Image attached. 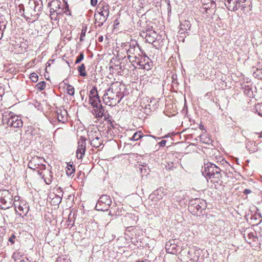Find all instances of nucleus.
<instances>
[{
    "label": "nucleus",
    "instance_id": "obj_57",
    "mask_svg": "<svg viewBox=\"0 0 262 262\" xmlns=\"http://www.w3.org/2000/svg\"><path fill=\"white\" fill-rule=\"evenodd\" d=\"M72 225H73V224H71V221H69V223L68 224H67V225L68 226H69Z\"/></svg>",
    "mask_w": 262,
    "mask_h": 262
},
{
    "label": "nucleus",
    "instance_id": "obj_55",
    "mask_svg": "<svg viewBox=\"0 0 262 262\" xmlns=\"http://www.w3.org/2000/svg\"><path fill=\"white\" fill-rule=\"evenodd\" d=\"M246 0H236V1H238L239 3H244Z\"/></svg>",
    "mask_w": 262,
    "mask_h": 262
},
{
    "label": "nucleus",
    "instance_id": "obj_19",
    "mask_svg": "<svg viewBox=\"0 0 262 262\" xmlns=\"http://www.w3.org/2000/svg\"><path fill=\"white\" fill-rule=\"evenodd\" d=\"M21 204H19L18 206V209L20 212L19 213V215L20 216H24V215H26L29 211V206L28 205L21 202Z\"/></svg>",
    "mask_w": 262,
    "mask_h": 262
},
{
    "label": "nucleus",
    "instance_id": "obj_30",
    "mask_svg": "<svg viewBox=\"0 0 262 262\" xmlns=\"http://www.w3.org/2000/svg\"><path fill=\"white\" fill-rule=\"evenodd\" d=\"M87 30V27L85 25H82V28L80 34V40L82 41L83 40V37L85 36L86 31Z\"/></svg>",
    "mask_w": 262,
    "mask_h": 262
},
{
    "label": "nucleus",
    "instance_id": "obj_54",
    "mask_svg": "<svg viewBox=\"0 0 262 262\" xmlns=\"http://www.w3.org/2000/svg\"><path fill=\"white\" fill-rule=\"evenodd\" d=\"M3 32L2 30H0V39L3 37Z\"/></svg>",
    "mask_w": 262,
    "mask_h": 262
},
{
    "label": "nucleus",
    "instance_id": "obj_28",
    "mask_svg": "<svg viewBox=\"0 0 262 262\" xmlns=\"http://www.w3.org/2000/svg\"><path fill=\"white\" fill-rule=\"evenodd\" d=\"M67 93L70 96H73L75 93L74 87L70 84H67Z\"/></svg>",
    "mask_w": 262,
    "mask_h": 262
},
{
    "label": "nucleus",
    "instance_id": "obj_29",
    "mask_svg": "<svg viewBox=\"0 0 262 262\" xmlns=\"http://www.w3.org/2000/svg\"><path fill=\"white\" fill-rule=\"evenodd\" d=\"M176 166L174 165V164L172 162H167L165 168L168 170H172L176 168Z\"/></svg>",
    "mask_w": 262,
    "mask_h": 262
},
{
    "label": "nucleus",
    "instance_id": "obj_46",
    "mask_svg": "<svg viewBox=\"0 0 262 262\" xmlns=\"http://www.w3.org/2000/svg\"><path fill=\"white\" fill-rule=\"evenodd\" d=\"M221 163L223 165H224V164H226L227 165H228V166H230V165L228 163V162L225 160H222V161H221Z\"/></svg>",
    "mask_w": 262,
    "mask_h": 262
},
{
    "label": "nucleus",
    "instance_id": "obj_38",
    "mask_svg": "<svg viewBox=\"0 0 262 262\" xmlns=\"http://www.w3.org/2000/svg\"><path fill=\"white\" fill-rule=\"evenodd\" d=\"M19 14H20L23 17H25V15L24 14L25 8L24 7V6L22 5H19Z\"/></svg>",
    "mask_w": 262,
    "mask_h": 262
},
{
    "label": "nucleus",
    "instance_id": "obj_21",
    "mask_svg": "<svg viewBox=\"0 0 262 262\" xmlns=\"http://www.w3.org/2000/svg\"><path fill=\"white\" fill-rule=\"evenodd\" d=\"M99 14L103 16L105 19L109 15V6L108 5H103L100 8Z\"/></svg>",
    "mask_w": 262,
    "mask_h": 262
},
{
    "label": "nucleus",
    "instance_id": "obj_16",
    "mask_svg": "<svg viewBox=\"0 0 262 262\" xmlns=\"http://www.w3.org/2000/svg\"><path fill=\"white\" fill-rule=\"evenodd\" d=\"M191 24L188 20L182 21L180 25V32L181 34L187 33L188 30L190 29Z\"/></svg>",
    "mask_w": 262,
    "mask_h": 262
},
{
    "label": "nucleus",
    "instance_id": "obj_23",
    "mask_svg": "<svg viewBox=\"0 0 262 262\" xmlns=\"http://www.w3.org/2000/svg\"><path fill=\"white\" fill-rule=\"evenodd\" d=\"M75 171V167L71 164L70 163H67V175L72 178Z\"/></svg>",
    "mask_w": 262,
    "mask_h": 262
},
{
    "label": "nucleus",
    "instance_id": "obj_10",
    "mask_svg": "<svg viewBox=\"0 0 262 262\" xmlns=\"http://www.w3.org/2000/svg\"><path fill=\"white\" fill-rule=\"evenodd\" d=\"M140 35L144 38L147 42L150 43L155 42L158 37L157 32L149 28L146 30L145 32L143 31L141 32Z\"/></svg>",
    "mask_w": 262,
    "mask_h": 262
},
{
    "label": "nucleus",
    "instance_id": "obj_56",
    "mask_svg": "<svg viewBox=\"0 0 262 262\" xmlns=\"http://www.w3.org/2000/svg\"><path fill=\"white\" fill-rule=\"evenodd\" d=\"M137 262H149V261L147 259H145L144 260H139V261H137Z\"/></svg>",
    "mask_w": 262,
    "mask_h": 262
},
{
    "label": "nucleus",
    "instance_id": "obj_14",
    "mask_svg": "<svg viewBox=\"0 0 262 262\" xmlns=\"http://www.w3.org/2000/svg\"><path fill=\"white\" fill-rule=\"evenodd\" d=\"M163 189H158L152 192L149 196V199L152 201H157L161 199L164 195Z\"/></svg>",
    "mask_w": 262,
    "mask_h": 262
},
{
    "label": "nucleus",
    "instance_id": "obj_26",
    "mask_svg": "<svg viewBox=\"0 0 262 262\" xmlns=\"http://www.w3.org/2000/svg\"><path fill=\"white\" fill-rule=\"evenodd\" d=\"M66 113V110H64L63 112L60 111V113L57 112V119L59 122H61L62 123L65 122V119L64 118V114Z\"/></svg>",
    "mask_w": 262,
    "mask_h": 262
},
{
    "label": "nucleus",
    "instance_id": "obj_50",
    "mask_svg": "<svg viewBox=\"0 0 262 262\" xmlns=\"http://www.w3.org/2000/svg\"><path fill=\"white\" fill-rule=\"evenodd\" d=\"M241 5V3H239V2H238V1H237V3H236V5L237 6V10L240 8Z\"/></svg>",
    "mask_w": 262,
    "mask_h": 262
},
{
    "label": "nucleus",
    "instance_id": "obj_51",
    "mask_svg": "<svg viewBox=\"0 0 262 262\" xmlns=\"http://www.w3.org/2000/svg\"><path fill=\"white\" fill-rule=\"evenodd\" d=\"M98 41L99 42H102L103 40V37L102 36H100L98 37Z\"/></svg>",
    "mask_w": 262,
    "mask_h": 262
},
{
    "label": "nucleus",
    "instance_id": "obj_43",
    "mask_svg": "<svg viewBox=\"0 0 262 262\" xmlns=\"http://www.w3.org/2000/svg\"><path fill=\"white\" fill-rule=\"evenodd\" d=\"M65 85H66V83H64V81H63L62 82L60 83L59 84V89H62V90L63 91V92H64V86H65Z\"/></svg>",
    "mask_w": 262,
    "mask_h": 262
},
{
    "label": "nucleus",
    "instance_id": "obj_49",
    "mask_svg": "<svg viewBox=\"0 0 262 262\" xmlns=\"http://www.w3.org/2000/svg\"><path fill=\"white\" fill-rule=\"evenodd\" d=\"M45 182L47 184H50L51 183V180L50 179H48L47 180L45 179Z\"/></svg>",
    "mask_w": 262,
    "mask_h": 262
},
{
    "label": "nucleus",
    "instance_id": "obj_37",
    "mask_svg": "<svg viewBox=\"0 0 262 262\" xmlns=\"http://www.w3.org/2000/svg\"><path fill=\"white\" fill-rule=\"evenodd\" d=\"M142 167L140 168V171L141 173H148V168H146V166H145L144 165H141Z\"/></svg>",
    "mask_w": 262,
    "mask_h": 262
},
{
    "label": "nucleus",
    "instance_id": "obj_3",
    "mask_svg": "<svg viewBox=\"0 0 262 262\" xmlns=\"http://www.w3.org/2000/svg\"><path fill=\"white\" fill-rule=\"evenodd\" d=\"M207 204L204 200L196 198L189 201L188 209L189 211L194 215H200L203 211L206 209Z\"/></svg>",
    "mask_w": 262,
    "mask_h": 262
},
{
    "label": "nucleus",
    "instance_id": "obj_63",
    "mask_svg": "<svg viewBox=\"0 0 262 262\" xmlns=\"http://www.w3.org/2000/svg\"><path fill=\"white\" fill-rule=\"evenodd\" d=\"M225 173H226V175H225V176H227V177H228L229 176H227V173L225 172Z\"/></svg>",
    "mask_w": 262,
    "mask_h": 262
},
{
    "label": "nucleus",
    "instance_id": "obj_25",
    "mask_svg": "<svg viewBox=\"0 0 262 262\" xmlns=\"http://www.w3.org/2000/svg\"><path fill=\"white\" fill-rule=\"evenodd\" d=\"M77 70L80 76L85 77L87 75L84 63H82L81 65L78 66Z\"/></svg>",
    "mask_w": 262,
    "mask_h": 262
},
{
    "label": "nucleus",
    "instance_id": "obj_5",
    "mask_svg": "<svg viewBox=\"0 0 262 262\" xmlns=\"http://www.w3.org/2000/svg\"><path fill=\"white\" fill-rule=\"evenodd\" d=\"M2 121L4 124H6L8 126L13 128H19L22 127L23 125L21 118L14 115L12 112L3 115Z\"/></svg>",
    "mask_w": 262,
    "mask_h": 262
},
{
    "label": "nucleus",
    "instance_id": "obj_39",
    "mask_svg": "<svg viewBox=\"0 0 262 262\" xmlns=\"http://www.w3.org/2000/svg\"><path fill=\"white\" fill-rule=\"evenodd\" d=\"M12 258L14 259L15 262H26V260L24 259L16 258V255L15 253L12 255Z\"/></svg>",
    "mask_w": 262,
    "mask_h": 262
},
{
    "label": "nucleus",
    "instance_id": "obj_53",
    "mask_svg": "<svg viewBox=\"0 0 262 262\" xmlns=\"http://www.w3.org/2000/svg\"><path fill=\"white\" fill-rule=\"evenodd\" d=\"M19 196H14V201H18L19 200Z\"/></svg>",
    "mask_w": 262,
    "mask_h": 262
},
{
    "label": "nucleus",
    "instance_id": "obj_15",
    "mask_svg": "<svg viewBox=\"0 0 262 262\" xmlns=\"http://www.w3.org/2000/svg\"><path fill=\"white\" fill-rule=\"evenodd\" d=\"M39 160L38 158H34L29 163V167L33 169H39V170H43L46 169V165L43 164L41 162L38 163L37 165L35 164L36 161Z\"/></svg>",
    "mask_w": 262,
    "mask_h": 262
},
{
    "label": "nucleus",
    "instance_id": "obj_48",
    "mask_svg": "<svg viewBox=\"0 0 262 262\" xmlns=\"http://www.w3.org/2000/svg\"><path fill=\"white\" fill-rule=\"evenodd\" d=\"M240 7H241V8H242V10H243V11H244V10H245V8H246L245 4H243V3H241V5Z\"/></svg>",
    "mask_w": 262,
    "mask_h": 262
},
{
    "label": "nucleus",
    "instance_id": "obj_60",
    "mask_svg": "<svg viewBox=\"0 0 262 262\" xmlns=\"http://www.w3.org/2000/svg\"><path fill=\"white\" fill-rule=\"evenodd\" d=\"M63 3H64L63 6H64L66 5V0H63Z\"/></svg>",
    "mask_w": 262,
    "mask_h": 262
},
{
    "label": "nucleus",
    "instance_id": "obj_18",
    "mask_svg": "<svg viewBox=\"0 0 262 262\" xmlns=\"http://www.w3.org/2000/svg\"><path fill=\"white\" fill-rule=\"evenodd\" d=\"M225 1V5L226 6L227 8L231 11H235L237 10V6L236 5V3H237L236 0H224Z\"/></svg>",
    "mask_w": 262,
    "mask_h": 262
},
{
    "label": "nucleus",
    "instance_id": "obj_62",
    "mask_svg": "<svg viewBox=\"0 0 262 262\" xmlns=\"http://www.w3.org/2000/svg\"><path fill=\"white\" fill-rule=\"evenodd\" d=\"M188 255H190V257H191V255H190V251H189V252H188Z\"/></svg>",
    "mask_w": 262,
    "mask_h": 262
},
{
    "label": "nucleus",
    "instance_id": "obj_6",
    "mask_svg": "<svg viewBox=\"0 0 262 262\" xmlns=\"http://www.w3.org/2000/svg\"><path fill=\"white\" fill-rule=\"evenodd\" d=\"M121 47L125 50L129 61L133 63L134 60H132L131 58H134L138 51L140 50L137 41L131 40L129 42L122 43Z\"/></svg>",
    "mask_w": 262,
    "mask_h": 262
},
{
    "label": "nucleus",
    "instance_id": "obj_24",
    "mask_svg": "<svg viewBox=\"0 0 262 262\" xmlns=\"http://www.w3.org/2000/svg\"><path fill=\"white\" fill-rule=\"evenodd\" d=\"M252 72L253 76L257 79L262 78V69L252 68Z\"/></svg>",
    "mask_w": 262,
    "mask_h": 262
},
{
    "label": "nucleus",
    "instance_id": "obj_2",
    "mask_svg": "<svg viewBox=\"0 0 262 262\" xmlns=\"http://www.w3.org/2000/svg\"><path fill=\"white\" fill-rule=\"evenodd\" d=\"M202 173L207 180H210L213 183H217L222 177V173H225L221 167L211 162L204 163Z\"/></svg>",
    "mask_w": 262,
    "mask_h": 262
},
{
    "label": "nucleus",
    "instance_id": "obj_42",
    "mask_svg": "<svg viewBox=\"0 0 262 262\" xmlns=\"http://www.w3.org/2000/svg\"><path fill=\"white\" fill-rule=\"evenodd\" d=\"M67 15L72 16L71 11L69 8V5L67 3Z\"/></svg>",
    "mask_w": 262,
    "mask_h": 262
},
{
    "label": "nucleus",
    "instance_id": "obj_40",
    "mask_svg": "<svg viewBox=\"0 0 262 262\" xmlns=\"http://www.w3.org/2000/svg\"><path fill=\"white\" fill-rule=\"evenodd\" d=\"M16 238V236L14 234H12V236H11L8 241L9 242H10L12 244H14L15 241H14V239H15Z\"/></svg>",
    "mask_w": 262,
    "mask_h": 262
},
{
    "label": "nucleus",
    "instance_id": "obj_22",
    "mask_svg": "<svg viewBox=\"0 0 262 262\" xmlns=\"http://www.w3.org/2000/svg\"><path fill=\"white\" fill-rule=\"evenodd\" d=\"M101 137L96 136L91 141V145L95 148L99 147L102 144Z\"/></svg>",
    "mask_w": 262,
    "mask_h": 262
},
{
    "label": "nucleus",
    "instance_id": "obj_35",
    "mask_svg": "<svg viewBox=\"0 0 262 262\" xmlns=\"http://www.w3.org/2000/svg\"><path fill=\"white\" fill-rule=\"evenodd\" d=\"M83 58H84L83 53L82 52H80L79 55L76 58V59L75 61V63L77 64V63H80L81 61V60H82L83 59Z\"/></svg>",
    "mask_w": 262,
    "mask_h": 262
},
{
    "label": "nucleus",
    "instance_id": "obj_27",
    "mask_svg": "<svg viewBox=\"0 0 262 262\" xmlns=\"http://www.w3.org/2000/svg\"><path fill=\"white\" fill-rule=\"evenodd\" d=\"M255 110L259 116L262 117V103L256 104L255 106Z\"/></svg>",
    "mask_w": 262,
    "mask_h": 262
},
{
    "label": "nucleus",
    "instance_id": "obj_31",
    "mask_svg": "<svg viewBox=\"0 0 262 262\" xmlns=\"http://www.w3.org/2000/svg\"><path fill=\"white\" fill-rule=\"evenodd\" d=\"M46 86V83L45 81H41L36 85L37 89L40 91L44 90Z\"/></svg>",
    "mask_w": 262,
    "mask_h": 262
},
{
    "label": "nucleus",
    "instance_id": "obj_13",
    "mask_svg": "<svg viewBox=\"0 0 262 262\" xmlns=\"http://www.w3.org/2000/svg\"><path fill=\"white\" fill-rule=\"evenodd\" d=\"M151 138L154 139L156 138V137L154 136L150 135H143V133L141 132H137L135 133H134L131 139L134 141H137L139 139H141V141L142 142H145L148 141Z\"/></svg>",
    "mask_w": 262,
    "mask_h": 262
},
{
    "label": "nucleus",
    "instance_id": "obj_61",
    "mask_svg": "<svg viewBox=\"0 0 262 262\" xmlns=\"http://www.w3.org/2000/svg\"><path fill=\"white\" fill-rule=\"evenodd\" d=\"M259 137L262 138V132H261V134H260Z\"/></svg>",
    "mask_w": 262,
    "mask_h": 262
},
{
    "label": "nucleus",
    "instance_id": "obj_33",
    "mask_svg": "<svg viewBox=\"0 0 262 262\" xmlns=\"http://www.w3.org/2000/svg\"><path fill=\"white\" fill-rule=\"evenodd\" d=\"M30 78L33 82H36L38 80V76L35 73H33L30 74Z\"/></svg>",
    "mask_w": 262,
    "mask_h": 262
},
{
    "label": "nucleus",
    "instance_id": "obj_59",
    "mask_svg": "<svg viewBox=\"0 0 262 262\" xmlns=\"http://www.w3.org/2000/svg\"><path fill=\"white\" fill-rule=\"evenodd\" d=\"M203 125H200V129H203Z\"/></svg>",
    "mask_w": 262,
    "mask_h": 262
},
{
    "label": "nucleus",
    "instance_id": "obj_36",
    "mask_svg": "<svg viewBox=\"0 0 262 262\" xmlns=\"http://www.w3.org/2000/svg\"><path fill=\"white\" fill-rule=\"evenodd\" d=\"M122 63H120L119 65H116L115 67L117 68V70H118V73L120 75H122L121 72L125 69L124 66L122 65Z\"/></svg>",
    "mask_w": 262,
    "mask_h": 262
},
{
    "label": "nucleus",
    "instance_id": "obj_1",
    "mask_svg": "<svg viewBox=\"0 0 262 262\" xmlns=\"http://www.w3.org/2000/svg\"><path fill=\"white\" fill-rule=\"evenodd\" d=\"M121 86L120 82H116L112 83L106 90L103 100L106 105L115 106L121 101L124 97V94L121 92Z\"/></svg>",
    "mask_w": 262,
    "mask_h": 262
},
{
    "label": "nucleus",
    "instance_id": "obj_32",
    "mask_svg": "<svg viewBox=\"0 0 262 262\" xmlns=\"http://www.w3.org/2000/svg\"><path fill=\"white\" fill-rule=\"evenodd\" d=\"M7 22L5 20H3V18H1L0 20V30L4 31L6 27Z\"/></svg>",
    "mask_w": 262,
    "mask_h": 262
},
{
    "label": "nucleus",
    "instance_id": "obj_11",
    "mask_svg": "<svg viewBox=\"0 0 262 262\" xmlns=\"http://www.w3.org/2000/svg\"><path fill=\"white\" fill-rule=\"evenodd\" d=\"M78 144L76 151L77 157L79 159H81L83 156L85 154L86 150V139L81 137L78 141Z\"/></svg>",
    "mask_w": 262,
    "mask_h": 262
},
{
    "label": "nucleus",
    "instance_id": "obj_17",
    "mask_svg": "<svg viewBox=\"0 0 262 262\" xmlns=\"http://www.w3.org/2000/svg\"><path fill=\"white\" fill-rule=\"evenodd\" d=\"M95 109L93 110V113L96 117L102 118L104 115V109L100 103L97 106H95Z\"/></svg>",
    "mask_w": 262,
    "mask_h": 262
},
{
    "label": "nucleus",
    "instance_id": "obj_58",
    "mask_svg": "<svg viewBox=\"0 0 262 262\" xmlns=\"http://www.w3.org/2000/svg\"><path fill=\"white\" fill-rule=\"evenodd\" d=\"M15 255H16V258H20V257H19L18 254H15Z\"/></svg>",
    "mask_w": 262,
    "mask_h": 262
},
{
    "label": "nucleus",
    "instance_id": "obj_9",
    "mask_svg": "<svg viewBox=\"0 0 262 262\" xmlns=\"http://www.w3.org/2000/svg\"><path fill=\"white\" fill-rule=\"evenodd\" d=\"M89 102L93 107L97 106L100 103V99L98 95L97 88L95 86H93L90 90L89 94Z\"/></svg>",
    "mask_w": 262,
    "mask_h": 262
},
{
    "label": "nucleus",
    "instance_id": "obj_45",
    "mask_svg": "<svg viewBox=\"0 0 262 262\" xmlns=\"http://www.w3.org/2000/svg\"><path fill=\"white\" fill-rule=\"evenodd\" d=\"M251 192V191L248 189H245L244 191V193L246 194H249Z\"/></svg>",
    "mask_w": 262,
    "mask_h": 262
},
{
    "label": "nucleus",
    "instance_id": "obj_12",
    "mask_svg": "<svg viewBox=\"0 0 262 262\" xmlns=\"http://www.w3.org/2000/svg\"><path fill=\"white\" fill-rule=\"evenodd\" d=\"M165 249L167 253L176 254L178 252V246L176 239L170 240L166 243Z\"/></svg>",
    "mask_w": 262,
    "mask_h": 262
},
{
    "label": "nucleus",
    "instance_id": "obj_20",
    "mask_svg": "<svg viewBox=\"0 0 262 262\" xmlns=\"http://www.w3.org/2000/svg\"><path fill=\"white\" fill-rule=\"evenodd\" d=\"M255 232H250L246 235V233L244 234V238L245 240L249 244H251L252 242H256L258 238L255 235Z\"/></svg>",
    "mask_w": 262,
    "mask_h": 262
},
{
    "label": "nucleus",
    "instance_id": "obj_52",
    "mask_svg": "<svg viewBox=\"0 0 262 262\" xmlns=\"http://www.w3.org/2000/svg\"><path fill=\"white\" fill-rule=\"evenodd\" d=\"M43 161V160L42 159L39 158V160L36 161L35 164L37 165V164L39 163V162H40L41 161Z\"/></svg>",
    "mask_w": 262,
    "mask_h": 262
},
{
    "label": "nucleus",
    "instance_id": "obj_8",
    "mask_svg": "<svg viewBox=\"0 0 262 262\" xmlns=\"http://www.w3.org/2000/svg\"><path fill=\"white\" fill-rule=\"evenodd\" d=\"M112 204V200L109 195H102L99 199L95 208L98 211H107Z\"/></svg>",
    "mask_w": 262,
    "mask_h": 262
},
{
    "label": "nucleus",
    "instance_id": "obj_47",
    "mask_svg": "<svg viewBox=\"0 0 262 262\" xmlns=\"http://www.w3.org/2000/svg\"><path fill=\"white\" fill-rule=\"evenodd\" d=\"M67 199L69 200H71L72 202L73 201L74 199V196L72 195H69L68 198Z\"/></svg>",
    "mask_w": 262,
    "mask_h": 262
},
{
    "label": "nucleus",
    "instance_id": "obj_7",
    "mask_svg": "<svg viewBox=\"0 0 262 262\" xmlns=\"http://www.w3.org/2000/svg\"><path fill=\"white\" fill-rule=\"evenodd\" d=\"M134 62L139 66V68L144 69L147 71L150 70L152 66L153 63L151 59L146 55L141 56L138 57L137 55L134 56Z\"/></svg>",
    "mask_w": 262,
    "mask_h": 262
},
{
    "label": "nucleus",
    "instance_id": "obj_44",
    "mask_svg": "<svg viewBox=\"0 0 262 262\" xmlns=\"http://www.w3.org/2000/svg\"><path fill=\"white\" fill-rule=\"evenodd\" d=\"M97 0H91V4L93 6H95L97 5Z\"/></svg>",
    "mask_w": 262,
    "mask_h": 262
},
{
    "label": "nucleus",
    "instance_id": "obj_4",
    "mask_svg": "<svg viewBox=\"0 0 262 262\" xmlns=\"http://www.w3.org/2000/svg\"><path fill=\"white\" fill-rule=\"evenodd\" d=\"M16 207V204L13 202V195L6 189L0 190V208L6 210L11 207L13 205Z\"/></svg>",
    "mask_w": 262,
    "mask_h": 262
},
{
    "label": "nucleus",
    "instance_id": "obj_64",
    "mask_svg": "<svg viewBox=\"0 0 262 262\" xmlns=\"http://www.w3.org/2000/svg\"><path fill=\"white\" fill-rule=\"evenodd\" d=\"M66 63H67V64H68V65L70 66L69 63V62H68V61H66Z\"/></svg>",
    "mask_w": 262,
    "mask_h": 262
},
{
    "label": "nucleus",
    "instance_id": "obj_34",
    "mask_svg": "<svg viewBox=\"0 0 262 262\" xmlns=\"http://www.w3.org/2000/svg\"><path fill=\"white\" fill-rule=\"evenodd\" d=\"M244 93L250 97H253V92L251 90V89L248 87L245 88Z\"/></svg>",
    "mask_w": 262,
    "mask_h": 262
},
{
    "label": "nucleus",
    "instance_id": "obj_41",
    "mask_svg": "<svg viewBox=\"0 0 262 262\" xmlns=\"http://www.w3.org/2000/svg\"><path fill=\"white\" fill-rule=\"evenodd\" d=\"M166 143V140H162L161 142H160L158 144L161 147H164L165 146Z\"/></svg>",
    "mask_w": 262,
    "mask_h": 262
}]
</instances>
